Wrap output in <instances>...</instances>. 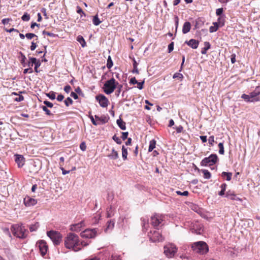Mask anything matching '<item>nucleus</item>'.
Masks as SVG:
<instances>
[{"mask_svg": "<svg viewBox=\"0 0 260 260\" xmlns=\"http://www.w3.org/2000/svg\"><path fill=\"white\" fill-rule=\"evenodd\" d=\"M223 11V8H218V9H216V15L219 16V17H220V16H222L223 15H222Z\"/></svg>", "mask_w": 260, "mask_h": 260, "instance_id": "nucleus-53", "label": "nucleus"}, {"mask_svg": "<svg viewBox=\"0 0 260 260\" xmlns=\"http://www.w3.org/2000/svg\"><path fill=\"white\" fill-rule=\"evenodd\" d=\"M176 193L178 195L183 196H187L189 194V192L188 191H184L183 192H181L180 191H176Z\"/></svg>", "mask_w": 260, "mask_h": 260, "instance_id": "nucleus-52", "label": "nucleus"}, {"mask_svg": "<svg viewBox=\"0 0 260 260\" xmlns=\"http://www.w3.org/2000/svg\"><path fill=\"white\" fill-rule=\"evenodd\" d=\"M191 248L194 252L200 254H204L209 250L208 245L204 241H198L192 243Z\"/></svg>", "mask_w": 260, "mask_h": 260, "instance_id": "nucleus-3", "label": "nucleus"}, {"mask_svg": "<svg viewBox=\"0 0 260 260\" xmlns=\"http://www.w3.org/2000/svg\"><path fill=\"white\" fill-rule=\"evenodd\" d=\"M213 26H211L209 27V31L211 33L216 31L219 27H220L217 22H213Z\"/></svg>", "mask_w": 260, "mask_h": 260, "instance_id": "nucleus-27", "label": "nucleus"}, {"mask_svg": "<svg viewBox=\"0 0 260 260\" xmlns=\"http://www.w3.org/2000/svg\"><path fill=\"white\" fill-rule=\"evenodd\" d=\"M173 78L174 79L177 78L178 79L182 80V79L183 78V76L182 74L181 73H176L174 74Z\"/></svg>", "mask_w": 260, "mask_h": 260, "instance_id": "nucleus-50", "label": "nucleus"}, {"mask_svg": "<svg viewBox=\"0 0 260 260\" xmlns=\"http://www.w3.org/2000/svg\"><path fill=\"white\" fill-rule=\"evenodd\" d=\"M226 186L227 185L225 183H223L221 185L220 187L221 188V190L218 193L219 196H222L224 194V191L226 189Z\"/></svg>", "mask_w": 260, "mask_h": 260, "instance_id": "nucleus-38", "label": "nucleus"}, {"mask_svg": "<svg viewBox=\"0 0 260 260\" xmlns=\"http://www.w3.org/2000/svg\"><path fill=\"white\" fill-rule=\"evenodd\" d=\"M144 80L141 82H138V83H136L137 84V88H139V89H142L143 88V85L144 84Z\"/></svg>", "mask_w": 260, "mask_h": 260, "instance_id": "nucleus-58", "label": "nucleus"}, {"mask_svg": "<svg viewBox=\"0 0 260 260\" xmlns=\"http://www.w3.org/2000/svg\"><path fill=\"white\" fill-rule=\"evenodd\" d=\"M150 240L153 242H161L163 240L162 235L157 231H150L148 234Z\"/></svg>", "mask_w": 260, "mask_h": 260, "instance_id": "nucleus-10", "label": "nucleus"}, {"mask_svg": "<svg viewBox=\"0 0 260 260\" xmlns=\"http://www.w3.org/2000/svg\"><path fill=\"white\" fill-rule=\"evenodd\" d=\"M33 70L32 69V68H28L27 69H25L24 70V71H23V73L24 74H26V73H33Z\"/></svg>", "mask_w": 260, "mask_h": 260, "instance_id": "nucleus-62", "label": "nucleus"}, {"mask_svg": "<svg viewBox=\"0 0 260 260\" xmlns=\"http://www.w3.org/2000/svg\"><path fill=\"white\" fill-rule=\"evenodd\" d=\"M42 34H43V35H47V36L52 37V38H55V37H56L58 36V35H56V34H53L52 32H50L47 31L46 30L43 31Z\"/></svg>", "mask_w": 260, "mask_h": 260, "instance_id": "nucleus-44", "label": "nucleus"}, {"mask_svg": "<svg viewBox=\"0 0 260 260\" xmlns=\"http://www.w3.org/2000/svg\"><path fill=\"white\" fill-rule=\"evenodd\" d=\"M25 37H26V38L27 39H29V40L31 39L32 38H33L35 37H37V36L35 34H32V33H27L25 35Z\"/></svg>", "mask_w": 260, "mask_h": 260, "instance_id": "nucleus-55", "label": "nucleus"}, {"mask_svg": "<svg viewBox=\"0 0 260 260\" xmlns=\"http://www.w3.org/2000/svg\"><path fill=\"white\" fill-rule=\"evenodd\" d=\"M224 18H225V16L222 15V16H220V17H219L217 19V22H216L218 23V24L220 27L223 26L224 24Z\"/></svg>", "mask_w": 260, "mask_h": 260, "instance_id": "nucleus-32", "label": "nucleus"}, {"mask_svg": "<svg viewBox=\"0 0 260 260\" xmlns=\"http://www.w3.org/2000/svg\"><path fill=\"white\" fill-rule=\"evenodd\" d=\"M133 67H134V70L133 71V72L136 73L138 74L139 71L137 68V63L135 59H134Z\"/></svg>", "mask_w": 260, "mask_h": 260, "instance_id": "nucleus-51", "label": "nucleus"}, {"mask_svg": "<svg viewBox=\"0 0 260 260\" xmlns=\"http://www.w3.org/2000/svg\"><path fill=\"white\" fill-rule=\"evenodd\" d=\"M241 98L247 102H251V99H250V94L248 95V94H243L241 96Z\"/></svg>", "mask_w": 260, "mask_h": 260, "instance_id": "nucleus-48", "label": "nucleus"}, {"mask_svg": "<svg viewBox=\"0 0 260 260\" xmlns=\"http://www.w3.org/2000/svg\"><path fill=\"white\" fill-rule=\"evenodd\" d=\"M24 158L21 155H15V161L17 164L19 168L22 167L24 165Z\"/></svg>", "mask_w": 260, "mask_h": 260, "instance_id": "nucleus-18", "label": "nucleus"}, {"mask_svg": "<svg viewBox=\"0 0 260 260\" xmlns=\"http://www.w3.org/2000/svg\"><path fill=\"white\" fill-rule=\"evenodd\" d=\"M106 156L110 159L115 160L119 158V154L117 151H116L114 148H113L110 153L106 154Z\"/></svg>", "mask_w": 260, "mask_h": 260, "instance_id": "nucleus-16", "label": "nucleus"}, {"mask_svg": "<svg viewBox=\"0 0 260 260\" xmlns=\"http://www.w3.org/2000/svg\"><path fill=\"white\" fill-rule=\"evenodd\" d=\"M23 202L26 206H34L37 203V201L33 198L29 197H26L23 199Z\"/></svg>", "mask_w": 260, "mask_h": 260, "instance_id": "nucleus-15", "label": "nucleus"}, {"mask_svg": "<svg viewBox=\"0 0 260 260\" xmlns=\"http://www.w3.org/2000/svg\"><path fill=\"white\" fill-rule=\"evenodd\" d=\"M47 235L52 241L54 245H58L61 241L62 236L57 231L51 230L47 232Z\"/></svg>", "mask_w": 260, "mask_h": 260, "instance_id": "nucleus-5", "label": "nucleus"}, {"mask_svg": "<svg viewBox=\"0 0 260 260\" xmlns=\"http://www.w3.org/2000/svg\"><path fill=\"white\" fill-rule=\"evenodd\" d=\"M41 108L42 109V110L45 112V113L46 115L50 116L52 115V114L51 113L50 111L48 109L47 107L45 106H42Z\"/></svg>", "mask_w": 260, "mask_h": 260, "instance_id": "nucleus-43", "label": "nucleus"}, {"mask_svg": "<svg viewBox=\"0 0 260 260\" xmlns=\"http://www.w3.org/2000/svg\"><path fill=\"white\" fill-rule=\"evenodd\" d=\"M204 47L202 48L201 50V53L202 54H206L207 53V51L210 48L211 45L209 42H204Z\"/></svg>", "mask_w": 260, "mask_h": 260, "instance_id": "nucleus-22", "label": "nucleus"}, {"mask_svg": "<svg viewBox=\"0 0 260 260\" xmlns=\"http://www.w3.org/2000/svg\"><path fill=\"white\" fill-rule=\"evenodd\" d=\"M221 176L223 178L226 177L227 181H230L232 178V173L231 172H223L221 174Z\"/></svg>", "mask_w": 260, "mask_h": 260, "instance_id": "nucleus-28", "label": "nucleus"}, {"mask_svg": "<svg viewBox=\"0 0 260 260\" xmlns=\"http://www.w3.org/2000/svg\"><path fill=\"white\" fill-rule=\"evenodd\" d=\"M21 19L24 21H28L30 19V15L27 13H24Z\"/></svg>", "mask_w": 260, "mask_h": 260, "instance_id": "nucleus-42", "label": "nucleus"}, {"mask_svg": "<svg viewBox=\"0 0 260 260\" xmlns=\"http://www.w3.org/2000/svg\"><path fill=\"white\" fill-rule=\"evenodd\" d=\"M64 104L66 105V106L68 107L70 105H72L73 103V101L72 100V99L70 98V97H68L64 101Z\"/></svg>", "mask_w": 260, "mask_h": 260, "instance_id": "nucleus-41", "label": "nucleus"}, {"mask_svg": "<svg viewBox=\"0 0 260 260\" xmlns=\"http://www.w3.org/2000/svg\"><path fill=\"white\" fill-rule=\"evenodd\" d=\"M201 171L203 173L204 178L209 179L211 177V174L208 170L203 169Z\"/></svg>", "mask_w": 260, "mask_h": 260, "instance_id": "nucleus-31", "label": "nucleus"}, {"mask_svg": "<svg viewBox=\"0 0 260 260\" xmlns=\"http://www.w3.org/2000/svg\"><path fill=\"white\" fill-rule=\"evenodd\" d=\"M177 251V247L172 243L168 244L164 246V253L168 258L173 257Z\"/></svg>", "mask_w": 260, "mask_h": 260, "instance_id": "nucleus-7", "label": "nucleus"}, {"mask_svg": "<svg viewBox=\"0 0 260 260\" xmlns=\"http://www.w3.org/2000/svg\"><path fill=\"white\" fill-rule=\"evenodd\" d=\"M116 123L121 129L125 130L126 129L125 122H124L121 118L117 119Z\"/></svg>", "mask_w": 260, "mask_h": 260, "instance_id": "nucleus-23", "label": "nucleus"}, {"mask_svg": "<svg viewBox=\"0 0 260 260\" xmlns=\"http://www.w3.org/2000/svg\"><path fill=\"white\" fill-rule=\"evenodd\" d=\"M46 95L49 97L51 100H54L55 99V92L51 91L46 94Z\"/></svg>", "mask_w": 260, "mask_h": 260, "instance_id": "nucleus-49", "label": "nucleus"}, {"mask_svg": "<svg viewBox=\"0 0 260 260\" xmlns=\"http://www.w3.org/2000/svg\"><path fill=\"white\" fill-rule=\"evenodd\" d=\"M127 149L123 145L122 146V157L123 160H126L127 159Z\"/></svg>", "mask_w": 260, "mask_h": 260, "instance_id": "nucleus-34", "label": "nucleus"}, {"mask_svg": "<svg viewBox=\"0 0 260 260\" xmlns=\"http://www.w3.org/2000/svg\"><path fill=\"white\" fill-rule=\"evenodd\" d=\"M80 148L81 150H82L83 151H85L86 149V145L84 142H82L80 145Z\"/></svg>", "mask_w": 260, "mask_h": 260, "instance_id": "nucleus-60", "label": "nucleus"}, {"mask_svg": "<svg viewBox=\"0 0 260 260\" xmlns=\"http://www.w3.org/2000/svg\"><path fill=\"white\" fill-rule=\"evenodd\" d=\"M36 246L39 248L40 253L42 256H44L48 250V246L44 240H40L36 243Z\"/></svg>", "mask_w": 260, "mask_h": 260, "instance_id": "nucleus-11", "label": "nucleus"}, {"mask_svg": "<svg viewBox=\"0 0 260 260\" xmlns=\"http://www.w3.org/2000/svg\"><path fill=\"white\" fill-rule=\"evenodd\" d=\"M71 90V87L69 85L65 86L64 87V91L67 93H69L70 92Z\"/></svg>", "mask_w": 260, "mask_h": 260, "instance_id": "nucleus-64", "label": "nucleus"}, {"mask_svg": "<svg viewBox=\"0 0 260 260\" xmlns=\"http://www.w3.org/2000/svg\"><path fill=\"white\" fill-rule=\"evenodd\" d=\"M156 141L154 140H152L150 141L149 146L148 148V151L151 152L155 147Z\"/></svg>", "mask_w": 260, "mask_h": 260, "instance_id": "nucleus-33", "label": "nucleus"}, {"mask_svg": "<svg viewBox=\"0 0 260 260\" xmlns=\"http://www.w3.org/2000/svg\"><path fill=\"white\" fill-rule=\"evenodd\" d=\"M110 260H121L120 256L117 254H112Z\"/></svg>", "mask_w": 260, "mask_h": 260, "instance_id": "nucleus-56", "label": "nucleus"}, {"mask_svg": "<svg viewBox=\"0 0 260 260\" xmlns=\"http://www.w3.org/2000/svg\"><path fill=\"white\" fill-rule=\"evenodd\" d=\"M185 43L193 49H196L198 47L199 42L194 39H190L189 41H186Z\"/></svg>", "mask_w": 260, "mask_h": 260, "instance_id": "nucleus-17", "label": "nucleus"}, {"mask_svg": "<svg viewBox=\"0 0 260 260\" xmlns=\"http://www.w3.org/2000/svg\"><path fill=\"white\" fill-rule=\"evenodd\" d=\"M164 216L159 214H155L151 217V224L155 228L157 227L164 221Z\"/></svg>", "mask_w": 260, "mask_h": 260, "instance_id": "nucleus-9", "label": "nucleus"}, {"mask_svg": "<svg viewBox=\"0 0 260 260\" xmlns=\"http://www.w3.org/2000/svg\"><path fill=\"white\" fill-rule=\"evenodd\" d=\"M95 99L102 107L106 108L108 106L109 101L104 95L100 94L95 96Z\"/></svg>", "mask_w": 260, "mask_h": 260, "instance_id": "nucleus-12", "label": "nucleus"}, {"mask_svg": "<svg viewBox=\"0 0 260 260\" xmlns=\"http://www.w3.org/2000/svg\"><path fill=\"white\" fill-rule=\"evenodd\" d=\"M174 21L176 26V31H177V28L179 25V18L177 16H175L174 17Z\"/></svg>", "mask_w": 260, "mask_h": 260, "instance_id": "nucleus-57", "label": "nucleus"}, {"mask_svg": "<svg viewBox=\"0 0 260 260\" xmlns=\"http://www.w3.org/2000/svg\"><path fill=\"white\" fill-rule=\"evenodd\" d=\"M97 229H87L80 233V236L83 238L92 239L97 235Z\"/></svg>", "mask_w": 260, "mask_h": 260, "instance_id": "nucleus-8", "label": "nucleus"}, {"mask_svg": "<svg viewBox=\"0 0 260 260\" xmlns=\"http://www.w3.org/2000/svg\"><path fill=\"white\" fill-rule=\"evenodd\" d=\"M143 230L144 231H147L149 227V220L147 217H142L141 218Z\"/></svg>", "mask_w": 260, "mask_h": 260, "instance_id": "nucleus-19", "label": "nucleus"}, {"mask_svg": "<svg viewBox=\"0 0 260 260\" xmlns=\"http://www.w3.org/2000/svg\"><path fill=\"white\" fill-rule=\"evenodd\" d=\"M117 85H118V82H116L114 78H112L105 83L103 90L107 94H110L116 88Z\"/></svg>", "mask_w": 260, "mask_h": 260, "instance_id": "nucleus-4", "label": "nucleus"}, {"mask_svg": "<svg viewBox=\"0 0 260 260\" xmlns=\"http://www.w3.org/2000/svg\"><path fill=\"white\" fill-rule=\"evenodd\" d=\"M113 140L116 142L118 144H120L121 143V141L120 139L116 136V135H114L112 137Z\"/></svg>", "mask_w": 260, "mask_h": 260, "instance_id": "nucleus-54", "label": "nucleus"}, {"mask_svg": "<svg viewBox=\"0 0 260 260\" xmlns=\"http://www.w3.org/2000/svg\"><path fill=\"white\" fill-rule=\"evenodd\" d=\"M208 142L211 145L213 146V143L214 142V137L213 136L209 137Z\"/></svg>", "mask_w": 260, "mask_h": 260, "instance_id": "nucleus-63", "label": "nucleus"}, {"mask_svg": "<svg viewBox=\"0 0 260 260\" xmlns=\"http://www.w3.org/2000/svg\"><path fill=\"white\" fill-rule=\"evenodd\" d=\"M191 29V24L189 22L186 21L185 22L182 27V33L184 34H186Z\"/></svg>", "mask_w": 260, "mask_h": 260, "instance_id": "nucleus-20", "label": "nucleus"}, {"mask_svg": "<svg viewBox=\"0 0 260 260\" xmlns=\"http://www.w3.org/2000/svg\"><path fill=\"white\" fill-rule=\"evenodd\" d=\"M92 21L93 24L95 26L99 25L101 23V21L99 18L98 14L93 17Z\"/></svg>", "mask_w": 260, "mask_h": 260, "instance_id": "nucleus-36", "label": "nucleus"}, {"mask_svg": "<svg viewBox=\"0 0 260 260\" xmlns=\"http://www.w3.org/2000/svg\"><path fill=\"white\" fill-rule=\"evenodd\" d=\"M198 227L196 226V225H193L192 228L191 229V231L193 234H201L203 231V230L201 227L199 228V232H197Z\"/></svg>", "mask_w": 260, "mask_h": 260, "instance_id": "nucleus-29", "label": "nucleus"}, {"mask_svg": "<svg viewBox=\"0 0 260 260\" xmlns=\"http://www.w3.org/2000/svg\"><path fill=\"white\" fill-rule=\"evenodd\" d=\"M258 87L256 88L255 90L250 93L251 102H257L260 101V91L258 90Z\"/></svg>", "mask_w": 260, "mask_h": 260, "instance_id": "nucleus-13", "label": "nucleus"}, {"mask_svg": "<svg viewBox=\"0 0 260 260\" xmlns=\"http://www.w3.org/2000/svg\"><path fill=\"white\" fill-rule=\"evenodd\" d=\"M218 160L216 154H212L209 157H205L201 162L202 166H212L216 163Z\"/></svg>", "mask_w": 260, "mask_h": 260, "instance_id": "nucleus-6", "label": "nucleus"}, {"mask_svg": "<svg viewBox=\"0 0 260 260\" xmlns=\"http://www.w3.org/2000/svg\"><path fill=\"white\" fill-rule=\"evenodd\" d=\"M65 247L74 251H78L82 249L80 246V240L78 235L75 234L69 233L64 239Z\"/></svg>", "mask_w": 260, "mask_h": 260, "instance_id": "nucleus-1", "label": "nucleus"}, {"mask_svg": "<svg viewBox=\"0 0 260 260\" xmlns=\"http://www.w3.org/2000/svg\"><path fill=\"white\" fill-rule=\"evenodd\" d=\"M77 13L81 14V17H82L83 15L84 16H86L85 13L82 10V8L79 6L77 7Z\"/></svg>", "mask_w": 260, "mask_h": 260, "instance_id": "nucleus-47", "label": "nucleus"}, {"mask_svg": "<svg viewBox=\"0 0 260 260\" xmlns=\"http://www.w3.org/2000/svg\"><path fill=\"white\" fill-rule=\"evenodd\" d=\"M40 226L39 222H37L34 224H31L29 226L30 232H32L36 231Z\"/></svg>", "mask_w": 260, "mask_h": 260, "instance_id": "nucleus-30", "label": "nucleus"}, {"mask_svg": "<svg viewBox=\"0 0 260 260\" xmlns=\"http://www.w3.org/2000/svg\"><path fill=\"white\" fill-rule=\"evenodd\" d=\"M106 215L107 217L108 218H110L113 216L112 206H110L109 208H107Z\"/></svg>", "mask_w": 260, "mask_h": 260, "instance_id": "nucleus-39", "label": "nucleus"}, {"mask_svg": "<svg viewBox=\"0 0 260 260\" xmlns=\"http://www.w3.org/2000/svg\"><path fill=\"white\" fill-rule=\"evenodd\" d=\"M122 87H123L122 85L119 84V83H118V85H117V87H116L117 90L115 91V95L117 97H118L119 96V94L121 92V89H122Z\"/></svg>", "mask_w": 260, "mask_h": 260, "instance_id": "nucleus-37", "label": "nucleus"}, {"mask_svg": "<svg viewBox=\"0 0 260 260\" xmlns=\"http://www.w3.org/2000/svg\"><path fill=\"white\" fill-rule=\"evenodd\" d=\"M77 41L80 43L82 47H85L86 46V43L82 36H78L77 38Z\"/></svg>", "mask_w": 260, "mask_h": 260, "instance_id": "nucleus-25", "label": "nucleus"}, {"mask_svg": "<svg viewBox=\"0 0 260 260\" xmlns=\"http://www.w3.org/2000/svg\"><path fill=\"white\" fill-rule=\"evenodd\" d=\"M11 231L15 236L20 239L25 238L27 235V233H28V231L22 224L21 225H12Z\"/></svg>", "mask_w": 260, "mask_h": 260, "instance_id": "nucleus-2", "label": "nucleus"}, {"mask_svg": "<svg viewBox=\"0 0 260 260\" xmlns=\"http://www.w3.org/2000/svg\"><path fill=\"white\" fill-rule=\"evenodd\" d=\"M218 147L219 148V153L220 154H223L224 153V147L223 143H219L218 144Z\"/></svg>", "mask_w": 260, "mask_h": 260, "instance_id": "nucleus-45", "label": "nucleus"}, {"mask_svg": "<svg viewBox=\"0 0 260 260\" xmlns=\"http://www.w3.org/2000/svg\"><path fill=\"white\" fill-rule=\"evenodd\" d=\"M28 59L29 61L27 63H26V66H27L29 68H32L35 63H36L37 59L32 57H29Z\"/></svg>", "mask_w": 260, "mask_h": 260, "instance_id": "nucleus-24", "label": "nucleus"}, {"mask_svg": "<svg viewBox=\"0 0 260 260\" xmlns=\"http://www.w3.org/2000/svg\"><path fill=\"white\" fill-rule=\"evenodd\" d=\"M174 49V43L171 42L169 45H168V52L170 53L172 52Z\"/></svg>", "mask_w": 260, "mask_h": 260, "instance_id": "nucleus-61", "label": "nucleus"}, {"mask_svg": "<svg viewBox=\"0 0 260 260\" xmlns=\"http://www.w3.org/2000/svg\"><path fill=\"white\" fill-rule=\"evenodd\" d=\"M114 221L112 220H110L107 222V227L105 229L106 232H108V231H111L114 226Z\"/></svg>", "mask_w": 260, "mask_h": 260, "instance_id": "nucleus-21", "label": "nucleus"}, {"mask_svg": "<svg viewBox=\"0 0 260 260\" xmlns=\"http://www.w3.org/2000/svg\"><path fill=\"white\" fill-rule=\"evenodd\" d=\"M113 65V61L111 59V57L110 56H109L108 59H107V67L110 69H111Z\"/></svg>", "mask_w": 260, "mask_h": 260, "instance_id": "nucleus-40", "label": "nucleus"}, {"mask_svg": "<svg viewBox=\"0 0 260 260\" xmlns=\"http://www.w3.org/2000/svg\"><path fill=\"white\" fill-rule=\"evenodd\" d=\"M41 62L40 61V60H36V63H35L34 65H35V71L36 72V73H38L39 72V71L38 70V68L40 67V66H41Z\"/></svg>", "mask_w": 260, "mask_h": 260, "instance_id": "nucleus-46", "label": "nucleus"}, {"mask_svg": "<svg viewBox=\"0 0 260 260\" xmlns=\"http://www.w3.org/2000/svg\"><path fill=\"white\" fill-rule=\"evenodd\" d=\"M19 54L20 55V62H21V63L22 64V66L25 67H26V62H25V60H26V57L24 55V54L22 53L21 52H19Z\"/></svg>", "mask_w": 260, "mask_h": 260, "instance_id": "nucleus-35", "label": "nucleus"}, {"mask_svg": "<svg viewBox=\"0 0 260 260\" xmlns=\"http://www.w3.org/2000/svg\"><path fill=\"white\" fill-rule=\"evenodd\" d=\"M43 103L46 105L45 106H46L47 107L52 108L53 106V104L49 101H44Z\"/></svg>", "mask_w": 260, "mask_h": 260, "instance_id": "nucleus-59", "label": "nucleus"}, {"mask_svg": "<svg viewBox=\"0 0 260 260\" xmlns=\"http://www.w3.org/2000/svg\"><path fill=\"white\" fill-rule=\"evenodd\" d=\"M85 226L84 221H81L80 222L70 226V230L74 232H78L80 231L83 227Z\"/></svg>", "mask_w": 260, "mask_h": 260, "instance_id": "nucleus-14", "label": "nucleus"}, {"mask_svg": "<svg viewBox=\"0 0 260 260\" xmlns=\"http://www.w3.org/2000/svg\"><path fill=\"white\" fill-rule=\"evenodd\" d=\"M225 197L231 200H240V199L236 196L234 193H231L228 192Z\"/></svg>", "mask_w": 260, "mask_h": 260, "instance_id": "nucleus-26", "label": "nucleus"}]
</instances>
